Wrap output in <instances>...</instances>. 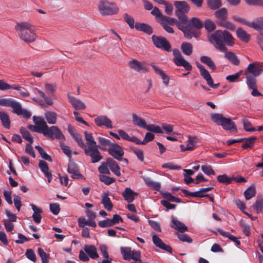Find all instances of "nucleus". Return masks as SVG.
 I'll return each mask as SVG.
<instances>
[{"label": "nucleus", "mask_w": 263, "mask_h": 263, "mask_svg": "<svg viewBox=\"0 0 263 263\" xmlns=\"http://www.w3.org/2000/svg\"><path fill=\"white\" fill-rule=\"evenodd\" d=\"M45 117L49 124H54L57 122V114L53 111H48L45 113Z\"/></svg>", "instance_id": "obj_38"}, {"label": "nucleus", "mask_w": 263, "mask_h": 263, "mask_svg": "<svg viewBox=\"0 0 263 263\" xmlns=\"http://www.w3.org/2000/svg\"><path fill=\"white\" fill-rule=\"evenodd\" d=\"M98 139L101 145L100 146H99V147H100L102 150H105L106 149V147L108 146L109 147L112 144L109 140L103 137H99Z\"/></svg>", "instance_id": "obj_56"}, {"label": "nucleus", "mask_w": 263, "mask_h": 263, "mask_svg": "<svg viewBox=\"0 0 263 263\" xmlns=\"http://www.w3.org/2000/svg\"><path fill=\"white\" fill-rule=\"evenodd\" d=\"M33 120L36 126L29 125L28 129L34 132L43 133L44 126L41 125L40 123L45 122L44 120L41 117L33 116Z\"/></svg>", "instance_id": "obj_18"}, {"label": "nucleus", "mask_w": 263, "mask_h": 263, "mask_svg": "<svg viewBox=\"0 0 263 263\" xmlns=\"http://www.w3.org/2000/svg\"><path fill=\"white\" fill-rule=\"evenodd\" d=\"M222 31L218 30L210 35L209 41L217 49L221 52H226L228 49L224 44H222Z\"/></svg>", "instance_id": "obj_9"}, {"label": "nucleus", "mask_w": 263, "mask_h": 263, "mask_svg": "<svg viewBox=\"0 0 263 263\" xmlns=\"http://www.w3.org/2000/svg\"><path fill=\"white\" fill-rule=\"evenodd\" d=\"M73 138L77 142L78 145L84 149L85 154L89 156V152L87 150V145L85 144L83 139L78 134L76 135Z\"/></svg>", "instance_id": "obj_44"}, {"label": "nucleus", "mask_w": 263, "mask_h": 263, "mask_svg": "<svg viewBox=\"0 0 263 263\" xmlns=\"http://www.w3.org/2000/svg\"><path fill=\"white\" fill-rule=\"evenodd\" d=\"M79 226L80 228H83L85 225L91 226L92 227H96L97 224L93 220L90 219L89 220H86L84 218L81 217L78 220Z\"/></svg>", "instance_id": "obj_43"}, {"label": "nucleus", "mask_w": 263, "mask_h": 263, "mask_svg": "<svg viewBox=\"0 0 263 263\" xmlns=\"http://www.w3.org/2000/svg\"><path fill=\"white\" fill-rule=\"evenodd\" d=\"M94 121L98 126H105L109 128H112L111 120L106 116H98L95 119Z\"/></svg>", "instance_id": "obj_19"}, {"label": "nucleus", "mask_w": 263, "mask_h": 263, "mask_svg": "<svg viewBox=\"0 0 263 263\" xmlns=\"http://www.w3.org/2000/svg\"><path fill=\"white\" fill-rule=\"evenodd\" d=\"M124 21L129 25L132 29L135 27L134 18L129 15L128 13H125L123 14Z\"/></svg>", "instance_id": "obj_53"}, {"label": "nucleus", "mask_w": 263, "mask_h": 263, "mask_svg": "<svg viewBox=\"0 0 263 263\" xmlns=\"http://www.w3.org/2000/svg\"><path fill=\"white\" fill-rule=\"evenodd\" d=\"M174 6L176 8L175 15L178 19L188 24L187 16L185 14L190 11V7L187 3L185 1H175Z\"/></svg>", "instance_id": "obj_5"}, {"label": "nucleus", "mask_w": 263, "mask_h": 263, "mask_svg": "<svg viewBox=\"0 0 263 263\" xmlns=\"http://www.w3.org/2000/svg\"><path fill=\"white\" fill-rule=\"evenodd\" d=\"M14 29L19 37L25 43H32L36 39L35 27L29 22L22 21L16 23Z\"/></svg>", "instance_id": "obj_1"}, {"label": "nucleus", "mask_w": 263, "mask_h": 263, "mask_svg": "<svg viewBox=\"0 0 263 263\" xmlns=\"http://www.w3.org/2000/svg\"><path fill=\"white\" fill-rule=\"evenodd\" d=\"M260 64L258 62H254L250 64L245 71L246 76H252L254 77L258 76L261 72Z\"/></svg>", "instance_id": "obj_16"}, {"label": "nucleus", "mask_w": 263, "mask_h": 263, "mask_svg": "<svg viewBox=\"0 0 263 263\" xmlns=\"http://www.w3.org/2000/svg\"><path fill=\"white\" fill-rule=\"evenodd\" d=\"M107 151L110 155L119 161L122 160L124 154L123 148L116 143H112Z\"/></svg>", "instance_id": "obj_15"}, {"label": "nucleus", "mask_w": 263, "mask_h": 263, "mask_svg": "<svg viewBox=\"0 0 263 263\" xmlns=\"http://www.w3.org/2000/svg\"><path fill=\"white\" fill-rule=\"evenodd\" d=\"M243 128L247 132H254L256 129L252 126L250 122L246 118H243L242 120Z\"/></svg>", "instance_id": "obj_57"}, {"label": "nucleus", "mask_w": 263, "mask_h": 263, "mask_svg": "<svg viewBox=\"0 0 263 263\" xmlns=\"http://www.w3.org/2000/svg\"><path fill=\"white\" fill-rule=\"evenodd\" d=\"M188 24H185L183 26L190 33V37H185L188 40L191 39L193 37L197 38L199 36V32L197 31L195 28L197 29H201L203 26V24L197 17H192L190 20L187 18Z\"/></svg>", "instance_id": "obj_6"}, {"label": "nucleus", "mask_w": 263, "mask_h": 263, "mask_svg": "<svg viewBox=\"0 0 263 263\" xmlns=\"http://www.w3.org/2000/svg\"><path fill=\"white\" fill-rule=\"evenodd\" d=\"M152 40L156 47L167 52L171 51V45L164 37L153 35Z\"/></svg>", "instance_id": "obj_11"}, {"label": "nucleus", "mask_w": 263, "mask_h": 263, "mask_svg": "<svg viewBox=\"0 0 263 263\" xmlns=\"http://www.w3.org/2000/svg\"><path fill=\"white\" fill-rule=\"evenodd\" d=\"M204 26L205 28L209 32L213 31L216 28L215 23L210 20H206L204 22Z\"/></svg>", "instance_id": "obj_60"}, {"label": "nucleus", "mask_w": 263, "mask_h": 263, "mask_svg": "<svg viewBox=\"0 0 263 263\" xmlns=\"http://www.w3.org/2000/svg\"><path fill=\"white\" fill-rule=\"evenodd\" d=\"M217 180L221 183H223L226 184H229L231 182L232 179L231 178L228 177V176L226 174H223L222 175H219L217 177Z\"/></svg>", "instance_id": "obj_62"}, {"label": "nucleus", "mask_w": 263, "mask_h": 263, "mask_svg": "<svg viewBox=\"0 0 263 263\" xmlns=\"http://www.w3.org/2000/svg\"><path fill=\"white\" fill-rule=\"evenodd\" d=\"M200 61L202 63L208 65L211 69L215 70L216 66L211 58L208 56H202L200 57Z\"/></svg>", "instance_id": "obj_42"}, {"label": "nucleus", "mask_w": 263, "mask_h": 263, "mask_svg": "<svg viewBox=\"0 0 263 263\" xmlns=\"http://www.w3.org/2000/svg\"><path fill=\"white\" fill-rule=\"evenodd\" d=\"M161 22L170 25L175 24L177 28L183 33L185 37H190L191 32L187 30L183 26L184 25L186 24L184 22H182L181 20H177L175 18L170 17L165 15L162 17V19Z\"/></svg>", "instance_id": "obj_10"}, {"label": "nucleus", "mask_w": 263, "mask_h": 263, "mask_svg": "<svg viewBox=\"0 0 263 263\" xmlns=\"http://www.w3.org/2000/svg\"><path fill=\"white\" fill-rule=\"evenodd\" d=\"M0 105L12 108L13 113L25 118L28 119L31 116V114L27 109H23L18 102L11 98H0Z\"/></svg>", "instance_id": "obj_3"}, {"label": "nucleus", "mask_w": 263, "mask_h": 263, "mask_svg": "<svg viewBox=\"0 0 263 263\" xmlns=\"http://www.w3.org/2000/svg\"><path fill=\"white\" fill-rule=\"evenodd\" d=\"M31 206L34 212L32 215V218L34 222L36 223H40L42 219V216L41 214L42 213V210L41 209L36 207L34 204H31Z\"/></svg>", "instance_id": "obj_32"}, {"label": "nucleus", "mask_w": 263, "mask_h": 263, "mask_svg": "<svg viewBox=\"0 0 263 263\" xmlns=\"http://www.w3.org/2000/svg\"><path fill=\"white\" fill-rule=\"evenodd\" d=\"M84 135L87 141L86 145L91 162L93 163L99 162L103 159V156L99 152V145L97 144L91 133L85 131Z\"/></svg>", "instance_id": "obj_2"}, {"label": "nucleus", "mask_w": 263, "mask_h": 263, "mask_svg": "<svg viewBox=\"0 0 263 263\" xmlns=\"http://www.w3.org/2000/svg\"><path fill=\"white\" fill-rule=\"evenodd\" d=\"M35 148L38 151L40 155L43 159L50 162L52 161L51 157L48 155L40 146L36 145L35 146Z\"/></svg>", "instance_id": "obj_55"}, {"label": "nucleus", "mask_w": 263, "mask_h": 263, "mask_svg": "<svg viewBox=\"0 0 263 263\" xmlns=\"http://www.w3.org/2000/svg\"><path fill=\"white\" fill-rule=\"evenodd\" d=\"M246 83L250 89L257 88L255 77L252 76H246Z\"/></svg>", "instance_id": "obj_50"}, {"label": "nucleus", "mask_w": 263, "mask_h": 263, "mask_svg": "<svg viewBox=\"0 0 263 263\" xmlns=\"http://www.w3.org/2000/svg\"><path fill=\"white\" fill-rule=\"evenodd\" d=\"M130 68L140 73H146L149 71V65L145 62H140L133 59L128 63Z\"/></svg>", "instance_id": "obj_12"}, {"label": "nucleus", "mask_w": 263, "mask_h": 263, "mask_svg": "<svg viewBox=\"0 0 263 263\" xmlns=\"http://www.w3.org/2000/svg\"><path fill=\"white\" fill-rule=\"evenodd\" d=\"M101 203L107 210L110 211L112 209L113 205L110 201V198L108 197V194L105 193L102 196Z\"/></svg>", "instance_id": "obj_35"}, {"label": "nucleus", "mask_w": 263, "mask_h": 263, "mask_svg": "<svg viewBox=\"0 0 263 263\" xmlns=\"http://www.w3.org/2000/svg\"><path fill=\"white\" fill-rule=\"evenodd\" d=\"M121 252L123 255V258L125 260L131 258L135 261L141 262L140 258V253L136 250H131L129 247H121Z\"/></svg>", "instance_id": "obj_13"}, {"label": "nucleus", "mask_w": 263, "mask_h": 263, "mask_svg": "<svg viewBox=\"0 0 263 263\" xmlns=\"http://www.w3.org/2000/svg\"><path fill=\"white\" fill-rule=\"evenodd\" d=\"M40 124L44 126L42 134L45 136L51 139L55 138L60 140L64 138V135L57 126H52L48 127L45 121L42 122Z\"/></svg>", "instance_id": "obj_8"}, {"label": "nucleus", "mask_w": 263, "mask_h": 263, "mask_svg": "<svg viewBox=\"0 0 263 263\" xmlns=\"http://www.w3.org/2000/svg\"><path fill=\"white\" fill-rule=\"evenodd\" d=\"M138 193L134 192L130 188L126 187L122 193V196L128 202H132L134 200V196H137Z\"/></svg>", "instance_id": "obj_28"}, {"label": "nucleus", "mask_w": 263, "mask_h": 263, "mask_svg": "<svg viewBox=\"0 0 263 263\" xmlns=\"http://www.w3.org/2000/svg\"><path fill=\"white\" fill-rule=\"evenodd\" d=\"M220 125L225 130H232L235 133L237 132L235 123L232 122L229 118H225Z\"/></svg>", "instance_id": "obj_23"}, {"label": "nucleus", "mask_w": 263, "mask_h": 263, "mask_svg": "<svg viewBox=\"0 0 263 263\" xmlns=\"http://www.w3.org/2000/svg\"><path fill=\"white\" fill-rule=\"evenodd\" d=\"M210 116L212 121L219 125L221 124V123L225 119V117L221 114H212Z\"/></svg>", "instance_id": "obj_49"}, {"label": "nucleus", "mask_w": 263, "mask_h": 263, "mask_svg": "<svg viewBox=\"0 0 263 263\" xmlns=\"http://www.w3.org/2000/svg\"><path fill=\"white\" fill-rule=\"evenodd\" d=\"M198 142V139L196 137L189 136L187 141L185 149L189 151L193 150Z\"/></svg>", "instance_id": "obj_36"}, {"label": "nucleus", "mask_w": 263, "mask_h": 263, "mask_svg": "<svg viewBox=\"0 0 263 263\" xmlns=\"http://www.w3.org/2000/svg\"><path fill=\"white\" fill-rule=\"evenodd\" d=\"M236 35L237 37L243 42L248 43L250 40V35L241 28L237 29Z\"/></svg>", "instance_id": "obj_26"}, {"label": "nucleus", "mask_w": 263, "mask_h": 263, "mask_svg": "<svg viewBox=\"0 0 263 263\" xmlns=\"http://www.w3.org/2000/svg\"><path fill=\"white\" fill-rule=\"evenodd\" d=\"M218 231L221 235L229 238L231 240L236 243L237 246L240 245V242L239 240H238V238L235 236L230 234L229 232H226L221 229H219Z\"/></svg>", "instance_id": "obj_40"}, {"label": "nucleus", "mask_w": 263, "mask_h": 263, "mask_svg": "<svg viewBox=\"0 0 263 263\" xmlns=\"http://www.w3.org/2000/svg\"><path fill=\"white\" fill-rule=\"evenodd\" d=\"M0 120L3 126L6 129L10 127V120L7 113L4 111H0Z\"/></svg>", "instance_id": "obj_33"}, {"label": "nucleus", "mask_w": 263, "mask_h": 263, "mask_svg": "<svg viewBox=\"0 0 263 263\" xmlns=\"http://www.w3.org/2000/svg\"><path fill=\"white\" fill-rule=\"evenodd\" d=\"M107 164H108L110 170L117 176L121 175L120 167L117 162L114 161L112 158H108L107 159Z\"/></svg>", "instance_id": "obj_25"}, {"label": "nucleus", "mask_w": 263, "mask_h": 263, "mask_svg": "<svg viewBox=\"0 0 263 263\" xmlns=\"http://www.w3.org/2000/svg\"><path fill=\"white\" fill-rule=\"evenodd\" d=\"M215 16L217 19V23L220 26L234 30L235 26L231 22L227 21L228 12L226 8H222L215 13Z\"/></svg>", "instance_id": "obj_7"}, {"label": "nucleus", "mask_w": 263, "mask_h": 263, "mask_svg": "<svg viewBox=\"0 0 263 263\" xmlns=\"http://www.w3.org/2000/svg\"><path fill=\"white\" fill-rule=\"evenodd\" d=\"M181 49L184 54L190 55L193 52V46L190 43L183 42L181 45Z\"/></svg>", "instance_id": "obj_37"}, {"label": "nucleus", "mask_w": 263, "mask_h": 263, "mask_svg": "<svg viewBox=\"0 0 263 263\" xmlns=\"http://www.w3.org/2000/svg\"><path fill=\"white\" fill-rule=\"evenodd\" d=\"M132 118L134 124L143 128L146 123L144 119L138 117L136 114H132Z\"/></svg>", "instance_id": "obj_41"}, {"label": "nucleus", "mask_w": 263, "mask_h": 263, "mask_svg": "<svg viewBox=\"0 0 263 263\" xmlns=\"http://www.w3.org/2000/svg\"><path fill=\"white\" fill-rule=\"evenodd\" d=\"M256 191L254 186H250L244 192L245 197L247 200H249L254 197Z\"/></svg>", "instance_id": "obj_48"}, {"label": "nucleus", "mask_w": 263, "mask_h": 263, "mask_svg": "<svg viewBox=\"0 0 263 263\" xmlns=\"http://www.w3.org/2000/svg\"><path fill=\"white\" fill-rule=\"evenodd\" d=\"M25 255L28 259L35 262L36 260V255L34 251L31 249H27Z\"/></svg>", "instance_id": "obj_61"}, {"label": "nucleus", "mask_w": 263, "mask_h": 263, "mask_svg": "<svg viewBox=\"0 0 263 263\" xmlns=\"http://www.w3.org/2000/svg\"><path fill=\"white\" fill-rule=\"evenodd\" d=\"M67 97L69 102L75 109L83 110L86 108L85 103L80 99L71 96L69 93H67Z\"/></svg>", "instance_id": "obj_17"}, {"label": "nucleus", "mask_w": 263, "mask_h": 263, "mask_svg": "<svg viewBox=\"0 0 263 263\" xmlns=\"http://www.w3.org/2000/svg\"><path fill=\"white\" fill-rule=\"evenodd\" d=\"M84 250L89 257L95 259L99 257L97 248L93 245H85Z\"/></svg>", "instance_id": "obj_21"}, {"label": "nucleus", "mask_w": 263, "mask_h": 263, "mask_svg": "<svg viewBox=\"0 0 263 263\" xmlns=\"http://www.w3.org/2000/svg\"><path fill=\"white\" fill-rule=\"evenodd\" d=\"M224 56L233 64L235 65H238L239 64V61L234 53L232 52H226Z\"/></svg>", "instance_id": "obj_46"}, {"label": "nucleus", "mask_w": 263, "mask_h": 263, "mask_svg": "<svg viewBox=\"0 0 263 263\" xmlns=\"http://www.w3.org/2000/svg\"><path fill=\"white\" fill-rule=\"evenodd\" d=\"M73 138L77 142L78 145L84 149L85 154L89 156V152L87 150V145L85 144L83 139L78 134L76 135Z\"/></svg>", "instance_id": "obj_45"}, {"label": "nucleus", "mask_w": 263, "mask_h": 263, "mask_svg": "<svg viewBox=\"0 0 263 263\" xmlns=\"http://www.w3.org/2000/svg\"><path fill=\"white\" fill-rule=\"evenodd\" d=\"M222 44L229 46H232L234 44V39L232 34L228 31H222Z\"/></svg>", "instance_id": "obj_22"}, {"label": "nucleus", "mask_w": 263, "mask_h": 263, "mask_svg": "<svg viewBox=\"0 0 263 263\" xmlns=\"http://www.w3.org/2000/svg\"><path fill=\"white\" fill-rule=\"evenodd\" d=\"M20 133L22 135L24 139L27 140L30 144L32 143L33 139L30 133L25 128L22 127L20 128Z\"/></svg>", "instance_id": "obj_52"}, {"label": "nucleus", "mask_w": 263, "mask_h": 263, "mask_svg": "<svg viewBox=\"0 0 263 263\" xmlns=\"http://www.w3.org/2000/svg\"><path fill=\"white\" fill-rule=\"evenodd\" d=\"M152 239L153 243L157 247L165 250L169 253H172V249L171 247L170 246L164 243L157 235H153Z\"/></svg>", "instance_id": "obj_20"}, {"label": "nucleus", "mask_w": 263, "mask_h": 263, "mask_svg": "<svg viewBox=\"0 0 263 263\" xmlns=\"http://www.w3.org/2000/svg\"><path fill=\"white\" fill-rule=\"evenodd\" d=\"M38 254L42 259V263H49V255L47 254L43 249L39 248Z\"/></svg>", "instance_id": "obj_51"}, {"label": "nucleus", "mask_w": 263, "mask_h": 263, "mask_svg": "<svg viewBox=\"0 0 263 263\" xmlns=\"http://www.w3.org/2000/svg\"><path fill=\"white\" fill-rule=\"evenodd\" d=\"M207 5L211 10H216L222 6L221 0H207Z\"/></svg>", "instance_id": "obj_39"}, {"label": "nucleus", "mask_w": 263, "mask_h": 263, "mask_svg": "<svg viewBox=\"0 0 263 263\" xmlns=\"http://www.w3.org/2000/svg\"><path fill=\"white\" fill-rule=\"evenodd\" d=\"M245 1L250 6L263 7V0H245Z\"/></svg>", "instance_id": "obj_64"}, {"label": "nucleus", "mask_w": 263, "mask_h": 263, "mask_svg": "<svg viewBox=\"0 0 263 263\" xmlns=\"http://www.w3.org/2000/svg\"><path fill=\"white\" fill-rule=\"evenodd\" d=\"M245 142L242 144L241 147L243 148H247L251 147L253 146L257 138L256 137H252L248 138H244Z\"/></svg>", "instance_id": "obj_47"}, {"label": "nucleus", "mask_w": 263, "mask_h": 263, "mask_svg": "<svg viewBox=\"0 0 263 263\" xmlns=\"http://www.w3.org/2000/svg\"><path fill=\"white\" fill-rule=\"evenodd\" d=\"M135 28L138 31H143L149 35L152 34L153 32L152 27L145 23H136Z\"/></svg>", "instance_id": "obj_27"}, {"label": "nucleus", "mask_w": 263, "mask_h": 263, "mask_svg": "<svg viewBox=\"0 0 263 263\" xmlns=\"http://www.w3.org/2000/svg\"><path fill=\"white\" fill-rule=\"evenodd\" d=\"M98 9L102 16L116 15L120 11L116 3L107 1H100L98 5Z\"/></svg>", "instance_id": "obj_4"}, {"label": "nucleus", "mask_w": 263, "mask_h": 263, "mask_svg": "<svg viewBox=\"0 0 263 263\" xmlns=\"http://www.w3.org/2000/svg\"><path fill=\"white\" fill-rule=\"evenodd\" d=\"M67 171L71 174V177L74 179H79L81 177L78 166L74 163H69Z\"/></svg>", "instance_id": "obj_24"}, {"label": "nucleus", "mask_w": 263, "mask_h": 263, "mask_svg": "<svg viewBox=\"0 0 263 263\" xmlns=\"http://www.w3.org/2000/svg\"><path fill=\"white\" fill-rule=\"evenodd\" d=\"M242 72V71L240 70L234 74L229 75L226 77V80L231 83L235 82L238 81Z\"/></svg>", "instance_id": "obj_58"}, {"label": "nucleus", "mask_w": 263, "mask_h": 263, "mask_svg": "<svg viewBox=\"0 0 263 263\" xmlns=\"http://www.w3.org/2000/svg\"><path fill=\"white\" fill-rule=\"evenodd\" d=\"M39 166L41 171L47 177L48 181L50 182L52 180V175L51 173L49 172V167L48 164L44 161L40 160L39 163Z\"/></svg>", "instance_id": "obj_29"}, {"label": "nucleus", "mask_w": 263, "mask_h": 263, "mask_svg": "<svg viewBox=\"0 0 263 263\" xmlns=\"http://www.w3.org/2000/svg\"><path fill=\"white\" fill-rule=\"evenodd\" d=\"M100 180L104 182L106 185H109L115 181V179L109 177L105 175H100L99 177Z\"/></svg>", "instance_id": "obj_59"}, {"label": "nucleus", "mask_w": 263, "mask_h": 263, "mask_svg": "<svg viewBox=\"0 0 263 263\" xmlns=\"http://www.w3.org/2000/svg\"><path fill=\"white\" fill-rule=\"evenodd\" d=\"M172 222L173 224V226H172V227L178 230L180 232L183 233L187 231V227L184 223L177 220L176 218L173 217L172 219Z\"/></svg>", "instance_id": "obj_30"}, {"label": "nucleus", "mask_w": 263, "mask_h": 263, "mask_svg": "<svg viewBox=\"0 0 263 263\" xmlns=\"http://www.w3.org/2000/svg\"><path fill=\"white\" fill-rule=\"evenodd\" d=\"M249 27H252L254 29L260 31V29L263 28V17H259L254 20L252 22H250Z\"/></svg>", "instance_id": "obj_34"}, {"label": "nucleus", "mask_w": 263, "mask_h": 263, "mask_svg": "<svg viewBox=\"0 0 263 263\" xmlns=\"http://www.w3.org/2000/svg\"><path fill=\"white\" fill-rule=\"evenodd\" d=\"M173 53L175 56L173 59L175 64L179 66L183 67L186 70L191 71L192 67L189 62L184 60L178 49H174Z\"/></svg>", "instance_id": "obj_14"}, {"label": "nucleus", "mask_w": 263, "mask_h": 263, "mask_svg": "<svg viewBox=\"0 0 263 263\" xmlns=\"http://www.w3.org/2000/svg\"><path fill=\"white\" fill-rule=\"evenodd\" d=\"M162 196L164 198H165L167 201H170L171 202H175L177 203L181 202V200L178 198H177L174 196H173L171 193L168 192H164L162 193Z\"/></svg>", "instance_id": "obj_54"}, {"label": "nucleus", "mask_w": 263, "mask_h": 263, "mask_svg": "<svg viewBox=\"0 0 263 263\" xmlns=\"http://www.w3.org/2000/svg\"><path fill=\"white\" fill-rule=\"evenodd\" d=\"M253 207L257 213L261 212L263 210V199L257 200Z\"/></svg>", "instance_id": "obj_63"}, {"label": "nucleus", "mask_w": 263, "mask_h": 263, "mask_svg": "<svg viewBox=\"0 0 263 263\" xmlns=\"http://www.w3.org/2000/svg\"><path fill=\"white\" fill-rule=\"evenodd\" d=\"M196 65L199 69L201 76L206 81L207 84L210 81H211L212 78L211 77L209 72L204 67V66L198 62H196Z\"/></svg>", "instance_id": "obj_31"}]
</instances>
